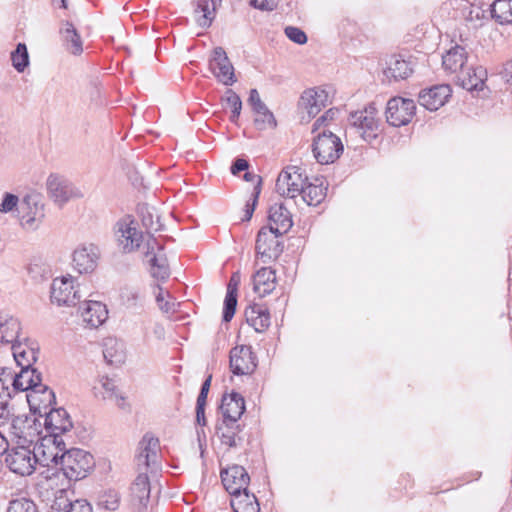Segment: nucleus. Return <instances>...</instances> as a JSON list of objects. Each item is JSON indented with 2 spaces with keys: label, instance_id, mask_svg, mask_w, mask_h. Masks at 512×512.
Segmentation results:
<instances>
[{
  "label": "nucleus",
  "instance_id": "obj_48",
  "mask_svg": "<svg viewBox=\"0 0 512 512\" xmlns=\"http://www.w3.org/2000/svg\"><path fill=\"white\" fill-rule=\"evenodd\" d=\"M225 94L226 102L232 108V115L230 116V120L232 122H236L241 113L242 101L232 89H228Z\"/></svg>",
  "mask_w": 512,
  "mask_h": 512
},
{
  "label": "nucleus",
  "instance_id": "obj_28",
  "mask_svg": "<svg viewBox=\"0 0 512 512\" xmlns=\"http://www.w3.org/2000/svg\"><path fill=\"white\" fill-rule=\"evenodd\" d=\"M60 35L63 46L70 54L80 55L83 52L81 36L71 22L62 23Z\"/></svg>",
  "mask_w": 512,
  "mask_h": 512
},
{
  "label": "nucleus",
  "instance_id": "obj_20",
  "mask_svg": "<svg viewBox=\"0 0 512 512\" xmlns=\"http://www.w3.org/2000/svg\"><path fill=\"white\" fill-rule=\"evenodd\" d=\"M44 426L49 433H65L71 430L72 421L63 408H51L44 411Z\"/></svg>",
  "mask_w": 512,
  "mask_h": 512
},
{
  "label": "nucleus",
  "instance_id": "obj_40",
  "mask_svg": "<svg viewBox=\"0 0 512 512\" xmlns=\"http://www.w3.org/2000/svg\"><path fill=\"white\" fill-rule=\"evenodd\" d=\"M491 16L501 25L512 24V0H495L491 5Z\"/></svg>",
  "mask_w": 512,
  "mask_h": 512
},
{
  "label": "nucleus",
  "instance_id": "obj_42",
  "mask_svg": "<svg viewBox=\"0 0 512 512\" xmlns=\"http://www.w3.org/2000/svg\"><path fill=\"white\" fill-rule=\"evenodd\" d=\"M100 384L102 389L101 394L104 400L115 401L120 409L125 410L128 408L125 397L118 392L117 386L112 379L108 377H102L100 379Z\"/></svg>",
  "mask_w": 512,
  "mask_h": 512
},
{
  "label": "nucleus",
  "instance_id": "obj_59",
  "mask_svg": "<svg viewBox=\"0 0 512 512\" xmlns=\"http://www.w3.org/2000/svg\"><path fill=\"white\" fill-rule=\"evenodd\" d=\"M62 434L63 433H50V436L53 438L52 442L56 449L55 453H58V455H61L63 452H67L65 443L61 437ZM46 453L49 454L50 451H48ZM51 453H53V452L51 451Z\"/></svg>",
  "mask_w": 512,
  "mask_h": 512
},
{
  "label": "nucleus",
  "instance_id": "obj_45",
  "mask_svg": "<svg viewBox=\"0 0 512 512\" xmlns=\"http://www.w3.org/2000/svg\"><path fill=\"white\" fill-rule=\"evenodd\" d=\"M121 302L130 309H135L142 305L143 296L140 288L134 286H125L120 293Z\"/></svg>",
  "mask_w": 512,
  "mask_h": 512
},
{
  "label": "nucleus",
  "instance_id": "obj_46",
  "mask_svg": "<svg viewBox=\"0 0 512 512\" xmlns=\"http://www.w3.org/2000/svg\"><path fill=\"white\" fill-rule=\"evenodd\" d=\"M11 60L14 68L18 72H23L29 64L27 47L24 43H19L16 49L11 53Z\"/></svg>",
  "mask_w": 512,
  "mask_h": 512
},
{
  "label": "nucleus",
  "instance_id": "obj_31",
  "mask_svg": "<svg viewBox=\"0 0 512 512\" xmlns=\"http://www.w3.org/2000/svg\"><path fill=\"white\" fill-rule=\"evenodd\" d=\"M130 490L133 504L140 509L145 508L150 498V483L146 473H139Z\"/></svg>",
  "mask_w": 512,
  "mask_h": 512
},
{
  "label": "nucleus",
  "instance_id": "obj_12",
  "mask_svg": "<svg viewBox=\"0 0 512 512\" xmlns=\"http://www.w3.org/2000/svg\"><path fill=\"white\" fill-rule=\"evenodd\" d=\"M159 440L145 434L139 442L138 454L136 455L137 466L140 471H155L158 468Z\"/></svg>",
  "mask_w": 512,
  "mask_h": 512
},
{
  "label": "nucleus",
  "instance_id": "obj_62",
  "mask_svg": "<svg viewBox=\"0 0 512 512\" xmlns=\"http://www.w3.org/2000/svg\"><path fill=\"white\" fill-rule=\"evenodd\" d=\"M196 422L199 425H206L205 407H196Z\"/></svg>",
  "mask_w": 512,
  "mask_h": 512
},
{
  "label": "nucleus",
  "instance_id": "obj_15",
  "mask_svg": "<svg viewBox=\"0 0 512 512\" xmlns=\"http://www.w3.org/2000/svg\"><path fill=\"white\" fill-rule=\"evenodd\" d=\"M329 102L328 93L321 88H310L305 90L299 101V106L303 108L307 114V121L315 117Z\"/></svg>",
  "mask_w": 512,
  "mask_h": 512
},
{
  "label": "nucleus",
  "instance_id": "obj_61",
  "mask_svg": "<svg viewBox=\"0 0 512 512\" xmlns=\"http://www.w3.org/2000/svg\"><path fill=\"white\" fill-rule=\"evenodd\" d=\"M249 168V163L247 160L243 158H237L232 166H231V173L233 175H237L241 171H246Z\"/></svg>",
  "mask_w": 512,
  "mask_h": 512
},
{
  "label": "nucleus",
  "instance_id": "obj_4",
  "mask_svg": "<svg viewBox=\"0 0 512 512\" xmlns=\"http://www.w3.org/2000/svg\"><path fill=\"white\" fill-rule=\"evenodd\" d=\"M307 180V176L300 167L289 166L278 175L275 189L280 196L295 199L301 194Z\"/></svg>",
  "mask_w": 512,
  "mask_h": 512
},
{
  "label": "nucleus",
  "instance_id": "obj_51",
  "mask_svg": "<svg viewBox=\"0 0 512 512\" xmlns=\"http://www.w3.org/2000/svg\"><path fill=\"white\" fill-rule=\"evenodd\" d=\"M285 35L294 43L303 45L307 42V36L303 30L298 27L288 26L285 28Z\"/></svg>",
  "mask_w": 512,
  "mask_h": 512
},
{
  "label": "nucleus",
  "instance_id": "obj_56",
  "mask_svg": "<svg viewBox=\"0 0 512 512\" xmlns=\"http://www.w3.org/2000/svg\"><path fill=\"white\" fill-rule=\"evenodd\" d=\"M11 431L12 433L19 438V440L23 439L24 442H26L25 436H23L24 431L21 428V425L24 424L25 420H23L21 417H11Z\"/></svg>",
  "mask_w": 512,
  "mask_h": 512
},
{
  "label": "nucleus",
  "instance_id": "obj_3",
  "mask_svg": "<svg viewBox=\"0 0 512 512\" xmlns=\"http://www.w3.org/2000/svg\"><path fill=\"white\" fill-rule=\"evenodd\" d=\"M348 121L365 141H372L378 136L379 119L374 103L368 104L363 110L351 112Z\"/></svg>",
  "mask_w": 512,
  "mask_h": 512
},
{
  "label": "nucleus",
  "instance_id": "obj_10",
  "mask_svg": "<svg viewBox=\"0 0 512 512\" xmlns=\"http://www.w3.org/2000/svg\"><path fill=\"white\" fill-rule=\"evenodd\" d=\"M258 365L251 346L238 345L230 350L229 367L234 375H251Z\"/></svg>",
  "mask_w": 512,
  "mask_h": 512
},
{
  "label": "nucleus",
  "instance_id": "obj_52",
  "mask_svg": "<svg viewBox=\"0 0 512 512\" xmlns=\"http://www.w3.org/2000/svg\"><path fill=\"white\" fill-rule=\"evenodd\" d=\"M338 114V110L331 108L327 110L322 116H320L313 124L312 132L315 133L318 131L322 126H326L328 122L335 119L336 115Z\"/></svg>",
  "mask_w": 512,
  "mask_h": 512
},
{
  "label": "nucleus",
  "instance_id": "obj_8",
  "mask_svg": "<svg viewBox=\"0 0 512 512\" xmlns=\"http://www.w3.org/2000/svg\"><path fill=\"white\" fill-rule=\"evenodd\" d=\"M145 258L150 266V274L153 278L164 281L170 276V269L164 247L158 243L157 239L149 235L146 242Z\"/></svg>",
  "mask_w": 512,
  "mask_h": 512
},
{
  "label": "nucleus",
  "instance_id": "obj_50",
  "mask_svg": "<svg viewBox=\"0 0 512 512\" xmlns=\"http://www.w3.org/2000/svg\"><path fill=\"white\" fill-rule=\"evenodd\" d=\"M261 184L262 180L259 179L258 185L254 186L251 199L247 202L245 206V215L242 219L243 221H249L252 218L256 205L258 203L259 195L261 193Z\"/></svg>",
  "mask_w": 512,
  "mask_h": 512
},
{
  "label": "nucleus",
  "instance_id": "obj_2",
  "mask_svg": "<svg viewBox=\"0 0 512 512\" xmlns=\"http://www.w3.org/2000/svg\"><path fill=\"white\" fill-rule=\"evenodd\" d=\"M312 147L315 159L322 165L334 163L344 149L341 139L325 129L314 138Z\"/></svg>",
  "mask_w": 512,
  "mask_h": 512
},
{
  "label": "nucleus",
  "instance_id": "obj_32",
  "mask_svg": "<svg viewBox=\"0 0 512 512\" xmlns=\"http://www.w3.org/2000/svg\"><path fill=\"white\" fill-rule=\"evenodd\" d=\"M246 321L256 332L265 331L270 325L268 309L258 304L250 305L245 310Z\"/></svg>",
  "mask_w": 512,
  "mask_h": 512
},
{
  "label": "nucleus",
  "instance_id": "obj_60",
  "mask_svg": "<svg viewBox=\"0 0 512 512\" xmlns=\"http://www.w3.org/2000/svg\"><path fill=\"white\" fill-rule=\"evenodd\" d=\"M13 414L7 403L0 402V426L8 424Z\"/></svg>",
  "mask_w": 512,
  "mask_h": 512
},
{
  "label": "nucleus",
  "instance_id": "obj_6",
  "mask_svg": "<svg viewBox=\"0 0 512 512\" xmlns=\"http://www.w3.org/2000/svg\"><path fill=\"white\" fill-rule=\"evenodd\" d=\"M38 459L29 446L18 445L7 449L5 462L7 467L15 474L28 476L33 473Z\"/></svg>",
  "mask_w": 512,
  "mask_h": 512
},
{
  "label": "nucleus",
  "instance_id": "obj_57",
  "mask_svg": "<svg viewBox=\"0 0 512 512\" xmlns=\"http://www.w3.org/2000/svg\"><path fill=\"white\" fill-rule=\"evenodd\" d=\"M249 4L263 11H272L277 6L276 0H249Z\"/></svg>",
  "mask_w": 512,
  "mask_h": 512
},
{
  "label": "nucleus",
  "instance_id": "obj_21",
  "mask_svg": "<svg viewBox=\"0 0 512 512\" xmlns=\"http://www.w3.org/2000/svg\"><path fill=\"white\" fill-rule=\"evenodd\" d=\"M80 309L83 322L91 328L100 326L107 319L108 311L100 301H84Z\"/></svg>",
  "mask_w": 512,
  "mask_h": 512
},
{
  "label": "nucleus",
  "instance_id": "obj_22",
  "mask_svg": "<svg viewBox=\"0 0 512 512\" xmlns=\"http://www.w3.org/2000/svg\"><path fill=\"white\" fill-rule=\"evenodd\" d=\"M269 227L276 235L287 233L293 225L292 215L283 204H274L269 209Z\"/></svg>",
  "mask_w": 512,
  "mask_h": 512
},
{
  "label": "nucleus",
  "instance_id": "obj_36",
  "mask_svg": "<svg viewBox=\"0 0 512 512\" xmlns=\"http://www.w3.org/2000/svg\"><path fill=\"white\" fill-rule=\"evenodd\" d=\"M21 326L17 318L12 316H0V342L14 343L19 342Z\"/></svg>",
  "mask_w": 512,
  "mask_h": 512
},
{
  "label": "nucleus",
  "instance_id": "obj_49",
  "mask_svg": "<svg viewBox=\"0 0 512 512\" xmlns=\"http://www.w3.org/2000/svg\"><path fill=\"white\" fill-rule=\"evenodd\" d=\"M119 501L118 493L109 491L100 496L98 505L107 511H115L119 507Z\"/></svg>",
  "mask_w": 512,
  "mask_h": 512
},
{
  "label": "nucleus",
  "instance_id": "obj_39",
  "mask_svg": "<svg viewBox=\"0 0 512 512\" xmlns=\"http://www.w3.org/2000/svg\"><path fill=\"white\" fill-rule=\"evenodd\" d=\"M137 212L141 218L143 226L146 228L148 233L157 232L162 229L160 217L153 207H150L147 204H139L137 207Z\"/></svg>",
  "mask_w": 512,
  "mask_h": 512
},
{
  "label": "nucleus",
  "instance_id": "obj_55",
  "mask_svg": "<svg viewBox=\"0 0 512 512\" xmlns=\"http://www.w3.org/2000/svg\"><path fill=\"white\" fill-rule=\"evenodd\" d=\"M52 404H55V398L51 401L46 399V396L43 394H38V400L36 403H29L30 407L34 409V411H38L40 416H43L41 410H47Z\"/></svg>",
  "mask_w": 512,
  "mask_h": 512
},
{
  "label": "nucleus",
  "instance_id": "obj_23",
  "mask_svg": "<svg viewBox=\"0 0 512 512\" xmlns=\"http://www.w3.org/2000/svg\"><path fill=\"white\" fill-rule=\"evenodd\" d=\"M215 429L221 443L230 448H235L242 442V438L239 436L242 427L236 421L218 420Z\"/></svg>",
  "mask_w": 512,
  "mask_h": 512
},
{
  "label": "nucleus",
  "instance_id": "obj_16",
  "mask_svg": "<svg viewBox=\"0 0 512 512\" xmlns=\"http://www.w3.org/2000/svg\"><path fill=\"white\" fill-rule=\"evenodd\" d=\"M248 103L251 105L255 114L254 124L259 130L276 127V120L273 113L268 109L266 104L261 100L257 89H251Z\"/></svg>",
  "mask_w": 512,
  "mask_h": 512
},
{
  "label": "nucleus",
  "instance_id": "obj_35",
  "mask_svg": "<svg viewBox=\"0 0 512 512\" xmlns=\"http://www.w3.org/2000/svg\"><path fill=\"white\" fill-rule=\"evenodd\" d=\"M103 357L110 365H120L125 361V350L122 341L108 337L103 341Z\"/></svg>",
  "mask_w": 512,
  "mask_h": 512
},
{
  "label": "nucleus",
  "instance_id": "obj_63",
  "mask_svg": "<svg viewBox=\"0 0 512 512\" xmlns=\"http://www.w3.org/2000/svg\"><path fill=\"white\" fill-rule=\"evenodd\" d=\"M503 76L506 79V81L512 85V61L506 64L503 71Z\"/></svg>",
  "mask_w": 512,
  "mask_h": 512
},
{
  "label": "nucleus",
  "instance_id": "obj_13",
  "mask_svg": "<svg viewBox=\"0 0 512 512\" xmlns=\"http://www.w3.org/2000/svg\"><path fill=\"white\" fill-rule=\"evenodd\" d=\"M210 69L222 84L231 86L236 82L234 67L222 47L214 48L210 59Z\"/></svg>",
  "mask_w": 512,
  "mask_h": 512
},
{
  "label": "nucleus",
  "instance_id": "obj_25",
  "mask_svg": "<svg viewBox=\"0 0 512 512\" xmlns=\"http://www.w3.org/2000/svg\"><path fill=\"white\" fill-rule=\"evenodd\" d=\"M487 72L479 66L476 68H465L456 75L457 84L468 91L482 90L486 81Z\"/></svg>",
  "mask_w": 512,
  "mask_h": 512
},
{
  "label": "nucleus",
  "instance_id": "obj_1",
  "mask_svg": "<svg viewBox=\"0 0 512 512\" xmlns=\"http://www.w3.org/2000/svg\"><path fill=\"white\" fill-rule=\"evenodd\" d=\"M43 458L46 466L60 465L65 477L71 481L85 478L95 465L94 457L89 452L78 448L67 450L61 455L58 453L47 454L46 451H43Z\"/></svg>",
  "mask_w": 512,
  "mask_h": 512
},
{
  "label": "nucleus",
  "instance_id": "obj_47",
  "mask_svg": "<svg viewBox=\"0 0 512 512\" xmlns=\"http://www.w3.org/2000/svg\"><path fill=\"white\" fill-rule=\"evenodd\" d=\"M6 512H36V505L27 498H17L9 502Z\"/></svg>",
  "mask_w": 512,
  "mask_h": 512
},
{
  "label": "nucleus",
  "instance_id": "obj_24",
  "mask_svg": "<svg viewBox=\"0 0 512 512\" xmlns=\"http://www.w3.org/2000/svg\"><path fill=\"white\" fill-rule=\"evenodd\" d=\"M220 409L222 419L238 422L245 411V400L243 396L237 392L225 394L222 397Z\"/></svg>",
  "mask_w": 512,
  "mask_h": 512
},
{
  "label": "nucleus",
  "instance_id": "obj_53",
  "mask_svg": "<svg viewBox=\"0 0 512 512\" xmlns=\"http://www.w3.org/2000/svg\"><path fill=\"white\" fill-rule=\"evenodd\" d=\"M19 202V199L16 195L11 193H6L4 195V198L0 204V212L1 213H8L13 211Z\"/></svg>",
  "mask_w": 512,
  "mask_h": 512
},
{
  "label": "nucleus",
  "instance_id": "obj_54",
  "mask_svg": "<svg viewBox=\"0 0 512 512\" xmlns=\"http://www.w3.org/2000/svg\"><path fill=\"white\" fill-rule=\"evenodd\" d=\"M158 289H159V293L156 295V302H157L159 308L165 313L174 312L175 311V303L165 300L162 288L160 286H158Z\"/></svg>",
  "mask_w": 512,
  "mask_h": 512
},
{
  "label": "nucleus",
  "instance_id": "obj_34",
  "mask_svg": "<svg viewBox=\"0 0 512 512\" xmlns=\"http://www.w3.org/2000/svg\"><path fill=\"white\" fill-rule=\"evenodd\" d=\"M230 495V505L234 512H259L258 500L254 494L249 493L248 487Z\"/></svg>",
  "mask_w": 512,
  "mask_h": 512
},
{
  "label": "nucleus",
  "instance_id": "obj_26",
  "mask_svg": "<svg viewBox=\"0 0 512 512\" xmlns=\"http://www.w3.org/2000/svg\"><path fill=\"white\" fill-rule=\"evenodd\" d=\"M467 58L466 49L461 45H455L442 56L443 68L450 73L459 74L465 69Z\"/></svg>",
  "mask_w": 512,
  "mask_h": 512
},
{
  "label": "nucleus",
  "instance_id": "obj_17",
  "mask_svg": "<svg viewBox=\"0 0 512 512\" xmlns=\"http://www.w3.org/2000/svg\"><path fill=\"white\" fill-rule=\"evenodd\" d=\"M221 480L226 491L235 494L248 487L250 477L244 467L233 465L221 471Z\"/></svg>",
  "mask_w": 512,
  "mask_h": 512
},
{
  "label": "nucleus",
  "instance_id": "obj_5",
  "mask_svg": "<svg viewBox=\"0 0 512 512\" xmlns=\"http://www.w3.org/2000/svg\"><path fill=\"white\" fill-rule=\"evenodd\" d=\"M115 235L118 245L126 253L137 250L143 242V233L138 230V222L130 215L117 221Z\"/></svg>",
  "mask_w": 512,
  "mask_h": 512
},
{
  "label": "nucleus",
  "instance_id": "obj_64",
  "mask_svg": "<svg viewBox=\"0 0 512 512\" xmlns=\"http://www.w3.org/2000/svg\"><path fill=\"white\" fill-rule=\"evenodd\" d=\"M153 333L155 335V337L159 340H162L164 339L165 337V329L162 325L160 324H156L154 329H153Z\"/></svg>",
  "mask_w": 512,
  "mask_h": 512
},
{
  "label": "nucleus",
  "instance_id": "obj_18",
  "mask_svg": "<svg viewBox=\"0 0 512 512\" xmlns=\"http://www.w3.org/2000/svg\"><path fill=\"white\" fill-rule=\"evenodd\" d=\"M449 85H436L419 93V103L427 110L436 111L442 107L451 96Z\"/></svg>",
  "mask_w": 512,
  "mask_h": 512
},
{
  "label": "nucleus",
  "instance_id": "obj_37",
  "mask_svg": "<svg viewBox=\"0 0 512 512\" xmlns=\"http://www.w3.org/2000/svg\"><path fill=\"white\" fill-rule=\"evenodd\" d=\"M15 361L20 367L32 366L37 361L39 350L33 345L22 344L20 341L12 345Z\"/></svg>",
  "mask_w": 512,
  "mask_h": 512
},
{
  "label": "nucleus",
  "instance_id": "obj_11",
  "mask_svg": "<svg viewBox=\"0 0 512 512\" xmlns=\"http://www.w3.org/2000/svg\"><path fill=\"white\" fill-rule=\"evenodd\" d=\"M280 236L267 227H262L259 230L255 249L264 263L277 259L283 252V244L278 239Z\"/></svg>",
  "mask_w": 512,
  "mask_h": 512
},
{
  "label": "nucleus",
  "instance_id": "obj_7",
  "mask_svg": "<svg viewBox=\"0 0 512 512\" xmlns=\"http://www.w3.org/2000/svg\"><path fill=\"white\" fill-rule=\"evenodd\" d=\"M82 296V290L74 285L71 276L55 278L51 284L50 298L58 306H74Z\"/></svg>",
  "mask_w": 512,
  "mask_h": 512
},
{
  "label": "nucleus",
  "instance_id": "obj_44",
  "mask_svg": "<svg viewBox=\"0 0 512 512\" xmlns=\"http://www.w3.org/2000/svg\"><path fill=\"white\" fill-rule=\"evenodd\" d=\"M325 190L321 185L306 183L301 191V201L308 206H317L325 198Z\"/></svg>",
  "mask_w": 512,
  "mask_h": 512
},
{
  "label": "nucleus",
  "instance_id": "obj_27",
  "mask_svg": "<svg viewBox=\"0 0 512 512\" xmlns=\"http://www.w3.org/2000/svg\"><path fill=\"white\" fill-rule=\"evenodd\" d=\"M253 290L260 297L270 294L276 287V273L270 267H263L253 275Z\"/></svg>",
  "mask_w": 512,
  "mask_h": 512
},
{
  "label": "nucleus",
  "instance_id": "obj_33",
  "mask_svg": "<svg viewBox=\"0 0 512 512\" xmlns=\"http://www.w3.org/2000/svg\"><path fill=\"white\" fill-rule=\"evenodd\" d=\"M240 284V274L234 273L227 285V292L224 299L223 321L229 322L233 318L237 306V290Z\"/></svg>",
  "mask_w": 512,
  "mask_h": 512
},
{
  "label": "nucleus",
  "instance_id": "obj_29",
  "mask_svg": "<svg viewBox=\"0 0 512 512\" xmlns=\"http://www.w3.org/2000/svg\"><path fill=\"white\" fill-rule=\"evenodd\" d=\"M23 205L27 206L29 212L22 215V225L27 228L36 227L44 218L43 205L39 203V196L27 195L23 199Z\"/></svg>",
  "mask_w": 512,
  "mask_h": 512
},
{
  "label": "nucleus",
  "instance_id": "obj_38",
  "mask_svg": "<svg viewBox=\"0 0 512 512\" xmlns=\"http://www.w3.org/2000/svg\"><path fill=\"white\" fill-rule=\"evenodd\" d=\"M194 13L200 27H209L216 14L214 0H196Z\"/></svg>",
  "mask_w": 512,
  "mask_h": 512
},
{
  "label": "nucleus",
  "instance_id": "obj_43",
  "mask_svg": "<svg viewBox=\"0 0 512 512\" xmlns=\"http://www.w3.org/2000/svg\"><path fill=\"white\" fill-rule=\"evenodd\" d=\"M35 368L32 366L21 367V371L16 374L14 377L11 376L10 372H6L3 370L2 375L6 378L13 379V387L18 391H28V388H32L31 386V377H33V373Z\"/></svg>",
  "mask_w": 512,
  "mask_h": 512
},
{
  "label": "nucleus",
  "instance_id": "obj_19",
  "mask_svg": "<svg viewBox=\"0 0 512 512\" xmlns=\"http://www.w3.org/2000/svg\"><path fill=\"white\" fill-rule=\"evenodd\" d=\"M99 255L98 247L93 244L77 248L73 253V264L75 269L80 274L94 271L97 266Z\"/></svg>",
  "mask_w": 512,
  "mask_h": 512
},
{
  "label": "nucleus",
  "instance_id": "obj_58",
  "mask_svg": "<svg viewBox=\"0 0 512 512\" xmlns=\"http://www.w3.org/2000/svg\"><path fill=\"white\" fill-rule=\"evenodd\" d=\"M65 512H92V507L84 500H76L69 503V509Z\"/></svg>",
  "mask_w": 512,
  "mask_h": 512
},
{
  "label": "nucleus",
  "instance_id": "obj_30",
  "mask_svg": "<svg viewBox=\"0 0 512 512\" xmlns=\"http://www.w3.org/2000/svg\"><path fill=\"white\" fill-rule=\"evenodd\" d=\"M387 64L384 74L389 79H406L413 73L412 62L404 59L402 55L391 56Z\"/></svg>",
  "mask_w": 512,
  "mask_h": 512
},
{
  "label": "nucleus",
  "instance_id": "obj_41",
  "mask_svg": "<svg viewBox=\"0 0 512 512\" xmlns=\"http://www.w3.org/2000/svg\"><path fill=\"white\" fill-rule=\"evenodd\" d=\"M31 386L28 388L30 393L27 395L28 403H36L38 400V394H43L46 399L51 401L54 399V392L45 384L42 383V375L36 369L31 377Z\"/></svg>",
  "mask_w": 512,
  "mask_h": 512
},
{
  "label": "nucleus",
  "instance_id": "obj_14",
  "mask_svg": "<svg viewBox=\"0 0 512 512\" xmlns=\"http://www.w3.org/2000/svg\"><path fill=\"white\" fill-rule=\"evenodd\" d=\"M46 186L49 197L59 206L79 195L72 183L59 175L51 174Z\"/></svg>",
  "mask_w": 512,
  "mask_h": 512
},
{
  "label": "nucleus",
  "instance_id": "obj_9",
  "mask_svg": "<svg viewBox=\"0 0 512 512\" xmlns=\"http://www.w3.org/2000/svg\"><path fill=\"white\" fill-rule=\"evenodd\" d=\"M416 105L412 99L402 97L391 98L386 107L387 122L394 126H405L415 115Z\"/></svg>",
  "mask_w": 512,
  "mask_h": 512
}]
</instances>
